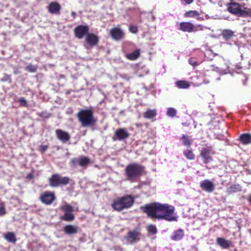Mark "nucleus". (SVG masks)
<instances>
[{"instance_id":"nucleus-1","label":"nucleus","mask_w":251,"mask_h":251,"mask_svg":"<svg viewBox=\"0 0 251 251\" xmlns=\"http://www.w3.org/2000/svg\"><path fill=\"white\" fill-rule=\"evenodd\" d=\"M140 209L151 219L165 220L167 221H176L174 215L175 208L168 204L153 202L140 207Z\"/></svg>"},{"instance_id":"nucleus-2","label":"nucleus","mask_w":251,"mask_h":251,"mask_svg":"<svg viewBox=\"0 0 251 251\" xmlns=\"http://www.w3.org/2000/svg\"><path fill=\"white\" fill-rule=\"evenodd\" d=\"M134 198L130 195H126L113 199L111 207L118 212L131 207L134 203Z\"/></svg>"},{"instance_id":"nucleus-3","label":"nucleus","mask_w":251,"mask_h":251,"mask_svg":"<svg viewBox=\"0 0 251 251\" xmlns=\"http://www.w3.org/2000/svg\"><path fill=\"white\" fill-rule=\"evenodd\" d=\"M145 167L137 163L128 164L125 170L127 180L134 182L145 173Z\"/></svg>"},{"instance_id":"nucleus-4","label":"nucleus","mask_w":251,"mask_h":251,"mask_svg":"<svg viewBox=\"0 0 251 251\" xmlns=\"http://www.w3.org/2000/svg\"><path fill=\"white\" fill-rule=\"evenodd\" d=\"M76 117L82 127L93 126L97 121L94 116L93 111L91 108L80 109L76 114Z\"/></svg>"},{"instance_id":"nucleus-5","label":"nucleus","mask_w":251,"mask_h":251,"mask_svg":"<svg viewBox=\"0 0 251 251\" xmlns=\"http://www.w3.org/2000/svg\"><path fill=\"white\" fill-rule=\"evenodd\" d=\"M70 179L68 176H62L59 174L52 175L49 178V185L51 187H58L67 185L70 183Z\"/></svg>"},{"instance_id":"nucleus-6","label":"nucleus","mask_w":251,"mask_h":251,"mask_svg":"<svg viewBox=\"0 0 251 251\" xmlns=\"http://www.w3.org/2000/svg\"><path fill=\"white\" fill-rule=\"evenodd\" d=\"M60 209L64 212V214L60 217V219L62 221L70 222L75 219V216L72 213L73 207L67 202H64V204L60 206Z\"/></svg>"},{"instance_id":"nucleus-7","label":"nucleus","mask_w":251,"mask_h":251,"mask_svg":"<svg viewBox=\"0 0 251 251\" xmlns=\"http://www.w3.org/2000/svg\"><path fill=\"white\" fill-rule=\"evenodd\" d=\"M178 29L185 32H192L203 30V26L199 25L195 27L191 22H183L179 24Z\"/></svg>"},{"instance_id":"nucleus-8","label":"nucleus","mask_w":251,"mask_h":251,"mask_svg":"<svg viewBox=\"0 0 251 251\" xmlns=\"http://www.w3.org/2000/svg\"><path fill=\"white\" fill-rule=\"evenodd\" d=\"M39 199L42 203L50 205L55 200L56 197L54 192L47 191L40 194Z\"/></svg>"},{"instance_id":"nucleus-9","label":"nucleus","mask_w":251,"mask_h":251,"mask_svg":"<svg viewBox=\"0 0 251 251\" xmlns=\"http://www.w3.org/2000/svg\"><path fill=\"white\" fill-rule=\"evenodd\" d=\"M215 152L213 150L212 147L209 146L206 148H202L200 156L203 159V162L204 164H208L213 161L211 155L214 154Z\"/></svg>"},{"instance_id":"nucleus-10","label":"nucleus","mask_w":251,"mask_h":251,"mask_svg":"<svg viewBox=\"0 0 251 251\" xmlns=\"http://www.w3.org/2000/svg\"><path fill=\"white\" fill-rule=\"evenodd\" d=\"M89 27L87 25H78L74 29V34L76 38L82 39L88 34Z\"/></svg>"},{"instance_id":"nucleus-11","label":"nucleus","mask_w":251,"mask_h":251,"mask_svg":"<svg viewBox=\"0 0 251 251\" xmlns=\"http://www.w3.org/2000/svg\"><path fill=\"white\" fill-rule=\"evenodd\" d=\"M109 35L113 40L117 41L122 40L125 37L124 31L117 27L112 28L110 30Z\"/></svg>"},{"instance_id":"nucleus-12","label":"nucleus","mask_w":251,"mask_h":251,"mask_svg":"<svg viewBox=\"0 0 251 251\" xmlns=\"http://www.w3.org/2000/svg\"><path fill=\"white\" fill-rule=\"evenodd\" d=\"M129 134L126 128H118L116 130L114 133V137L113 139L114 140H118L119 141H121L126 139L129 137Z\"/></svg>"},{"instance_id":"nucleus-13","label":"nucleus","mask_w":251,"mask_h":251,"mask_svg":"<svg viewBox=\"0 0 251 251\" xmlns=\"http://www.w3.org/2000/svg\"><path fill=\"white\" fill-rule=\"evenodd\" d=\"M242 6L237 2L230 3L227 7L228 11L231 14L240 16Z\"/></svg>"},{"instance_id":"nucleus-14","label":"nucleus","mask_w":251,"mask_h":251,"mask_svg":"<svg viewBox=\"0 0 251 251\" xmlns=\"http://www.w3.org/2000/svg\"><path fill=\"white\" fill-rule=\"evenodd\" d=\"M140 235L141 233L139 231L134 229L128 232L127 236L126 237V239L130 243L132 244L140 240L139 236Z\"/></svg>"},{"instance_id":"nucleus-15","label":"nucleus","mask_w":251,"mask_h":251,"mask_svg":"<svg viewBox=\"0 0 251 251\" xmlns=\"http://www.w3.org/2000/svg\"><path fill=\"white\" fill-rule=\"evenodd\" d=\"M85 41L91 47H94L98 45L99 37L94 33H88L85 37Z\"/></svg>"},{"instance_id":"nucleus-16","label":"nucleus","mask_w":251,"mask_h":251,"mask_svg":"<svg viewBox=\"0 0 251 251\" xmlns=\"http://www.w3.org/2000/svg\"><path fill=\"white\" fill-rule=\"evenodd\" d=\"M201 188L208 193L212 192L215 189L213 182L208 179H204L200 183Z\"/></svg>"},{"instance_id":"nucleus-17","label":"nucleus","mask_w":251,"mask_h":251,"mask_svg":"<svg viewBox=\"0 0 251 251\" xmlns=\"http://www.w3.org/2000/svg\"><path fill=\"white\" fill-rule=\"evenodd\" d=\"M55 134L57 138L62 142L65 143L70 140L71 137L69 134L62 129H57L55 130Z\"/></svg>"},{"instance_id":"nucleus-18","label":"nucleus","mask_w":251,"mask_h":251,"mask_svg":"<svg viewBox=\"0 0 251 251\" xmlns=\"http://www.w3.org/2000/svg\"><path fill=\"white\" fill-rule=\"evenodd\" d=\"M61 9L60 4L57 2H51L48 6L49 12L52 14H56L59 12Z\"/></svg>"},{"instance_id":"nucleus-19","label":"nucleus","mask_w":251,"mask_h":251,"mask_svg":"<svg viewBox=\"0 0 251 251\" xmlns=\"http://www.w3.org/2000/svg\"><path fill=\"white\" fill-rule=\"evenodd\" d=\"M216 243L217 245L224 249H228L232 246L231 241L222 237L217 238Z\"/></svg>"},{"instance_id":"nucleus-20","label":"nucleus","mask_w":251,"mask_h":251,"mask_svg":"<svg viewBox=\"0 0 251 251\" xmlns=\"http://www.w3.org/2000/svg\"><path fill=\"white\" fill-rule=\"evenodd\" d=\"M64 231L68 235L75 234L78 232V227L72 225H67L64 227Z\"/></svg>"},{"instance_id":"nucleus-21","label":"nucleus","mask_w":251,"mask_h":251,"mask_svg":"<svg viewBox=\"0 0 251 251\" xmlns=\"http://www.w3.org/2000/svg\"><path fill=\"white\" fill-rule=\"evenodd\" d=\"M239 140L244 145L251 144V134L246 133L241 134L239 138Z\"/></svg>"},{"instance_id":"nucleus-22","label":"nucleus","mask_w":251,"mask_h":251,"mask_svg":"<svg viewBox=\"0 0 251 251\" xmlns=\"http://www.w3.org/2000/svg\"><path fill=\"white\" fill-rule=\"evenodd\" d=\"M184 236V230L182 229H178L174 232L171 239L174 241H179L181 240Z\"/></svg>"},{"instance_id":"nucleus-23","label":"nucleus","mask_w":251,"mask_h":251,"mask_svg":"<svg viewBox=\"0 0 251 251\" xmlns=\"http://www.w3.org/2000/svg\"><path fill=\"white\" fill-rule=\"evenodd\" d=\"M3 236L9 243H15L17 241L16 235L13 232H7L4 234Z\"/></svg>"},{"instance_id":"nucleus-24","label":"nucleus","mask_w":251,"mask_h":251,"mask_svg":"<svg viewBox=\"0 0 251 251\" xmlns=\"http://www.w3.org/2000/svg\"><path fill=\"white\" fill-rule=\"evenodd\" d=\"M222 36L225 40L228 41L234 36V32L230 29H224Z\"/></svg>"},{"instance_id":"nucleus-25","label":"nucleus","mask_w":251,"mask_h":251,"mask_svg":"<svg viewBox=\"0 0 251 251\" xmlns=\"http://www.w3.org/2000/svg\"><path fill=\"white\" fill-rule=\"evenodd\" d=\"M140 50L137 49L131 53L126 54V57L129 60H135L140 56Z\"/></svg>"},{"instance_id":"nucleus-26","label":"nucleus","mask_w":251,"mask_h":251,"mask_svg":"<svg viewBox=\"0 0 251 251\" xmlns=\"http://www.w3.org/2000/svg\"><path fill=\"white\" fill-rule=\"evenodd\" d=\"M175 84L179 89H187L190 86V83L185 80H177L175 82Z\"/></svg>"},{"instance_id":"nucleus-27","label":"nucleus","mask_w":251,"mask_h":251,"mask_svg":"<svg viewBox=\"0 0 251 251\" xmlns=\"http://www.w3.org/2000/svg\"><path fill=\"white\" fill-rule=\"evenodd\" d=\"M157 115L155 109H148L147 110L143 113V117L146 119H151L154 118Z\"/></svg>"},{"instance_id":"nucleus-28","label":"nucleus","mask_w":251,"mask_h":251,"mask_svg":"<svg viewBox=\"0 0 251 251\" xmlns=\"http://www.w3.org/2000/svg\"><path fill=\"white\" fill-rule=\"evenodd\" d=\"M240 16L242 17H251V8L242 6Z\"/></svg>"},{"instance_id":"nucleus-29","label":"nucleus","mask_w":251,"mask_h":251,"mask_svg":"<svg viewBox=\"0 0 251 251\" xmlns=\"http://www.w3.org/2000/svg\"><path fill=\"white\" fill-rule=\"evenodd\" d=\"M90 163V159L86 156H81L79 158V165L81 167H86Z\"/></svg>"},{"instance_id":"nucleus-30","label":"nucleus","mask_w":251,"mask_h":251,"mask_svg":"<svg viewBox=\"0 0 251 251\" xmlns=\"http://www.w3.org/2000/svg\"><path fill=\"white\" fill-rule=\"evenodd\" d=\"M241 187L238 184H232L227 189L229 194L236 193L241 191Z\"/></svg>"},{"instance_id":"nucleus-31","label":"nucleus","mask_w":251,"mask_h":251,"mask_svg":"<svg viewBox=\"0 0 251 251\" xmlns=\"http://www.w3.org/2000/svg\"><path fill=\"white\" fill-rule=\"evenodd\" d=\"M184 155L189 160H194L195 158V155L192 150L187 149L183 151Z\"/></svg>"},{"instance_id":"nucleus-32","label":"nucleus","mask_w":251,"mask_h":251,"mask_svg":"<svg viewBox=\"0 0 251 251\" xmlns=\"http://www.w3.org/2000/svg\"><path fill=\"white\" fill-rule=\"evenodd\" d=\"M181 139L184 146L189 147L192 145V141L188 136L183 134L181 136Z\"/></svg>"},{"instance_id":"nucleus-33","label":"nucleus","mask_w":251,"mask_h":251,"mask_svg":"<svg viewBox=\"0 0 251 251\" xmlns=\"http://www.w3.org/2000/svg\"><path fill=\"white\" fill-rule=\"evenodd\" d=\"M38 69V66L36 65H33L31 64H28L27 65L25 68V70L29 72L30 73H35L37 71Z\"/></svg>"},{"instance_id":"nucleus-34","label":"nucleus","mask_w":251,"mask_h":251,"mask_svg":"<svg viewBox=\"0 0 251 251\" xmlns=\"http://www.w3.org/2000/svg\"><path fill=\"white\" fill-rule=\"evenodd\" d=\"M200 14L198 11L196 10H190L186 12L185 14L186 17H198Z\"/></svg>"},{"instance_id":"nucleus-35","label":"nucleus","mask_w":251,"mask_h":251,"mask_svg":"<svg viewBox=\"0 0 251 251\" xmlns=\"http://www.w3.org/2000/svg\"><path fill=\"white\" fill-rule=\"evenodd\" d=\"M176 110L172 107H170L167 109V115L170 117L174 118L176 114Z\"/></svg>"},{"instance_id":"nucleus-36","label":"nucleus","mask_w":251,"mask_h":251,"mask_svg":"<svg viewBox=\"0 0 251 251\" xmlns=\"http://www.w3.org/2000/svg\"><path fill=\"white\" fill-rule=\"evenodd\" d=\"M147 230L148 232L152 235L155 234L157 233V229L156 226L153 225H150L148 226Z\"/></svg>"},{"instance_id":"nucleus-37","label":"nucleus","mask_w":251,"mask_h":251,"mask_svg":"<svg viewBox=\"0 0 251 251\" xmlns=\"http://www.w3.org/2000/svg\"><path fill=\"white\" fill-rule=\"evenodd\" d=\"M6 214V209L4 203L0 200V216H2Z\"/></svg>"},{"instance_id":"nucleus-38","label":"nucleus","mask_w":251,"mask_h":251,"mask_svg":"<svg viewBox=\"0 0 251 251\" xmlns=\"http://www.w3.org/2000/svg\"><path fill=\"white\" fill-rule=\"evenodd\" d=\"M0 81L2 82H8L9 83L12 82V79L11 75L7 74H4L3 77L0 79Z\"/></svg>"},{"instance_id":"nucleus-39","label":"nucleus","mask_w":251,"mask_h":251,"mask_svg":"<svg viewBox=\"0 0 251 251\" xmlns=\"http://www.w3.org/2000/svg\"><path fill=\"white\" fill-rule=\"evenodd\" d=\"M19 101L20 103V106L23 107H27V101L25 100V99L23 97L20 98L19 100Z\"/></svg>"},{"instance_id":"nucleus-40","label":"nucleus","mask_w":251,"mask_h":251,"mask_svg":"<svg viewBox=\"0 0 251 251\" xmlns=\"http://www.w3.org/2000/svg\"><path fill=\"white\" fill-rule=\"evenodd\" d=\"M189 64L193 66H196L198 65L197 59L195 58H190L188 60Z\"/></svg>"},{"instance_id":"nucleus-41","label":"nucleus","mask_w":251,"mask_h":251,"mask_svg":"<svg viewBox=\"0 0 251 251\" xmlns=\"http://www.w3.org/2000/svg\"><path fill=\"white\" fill-rule=\"evenodd\" d=\"M129 31L133 33H136L138 32V28L136 25H130L129 27Z\"/></svg>"},{"instance_id":"nucleus-42","label":"nucleus","mask_w":251,"mask_h":251,"mask_svg":"<svg viewBox=\"0 0 251 251\" xmlns=\"http://www.w3.org/2000/svg\"><path fill=\"white\" fill-rule=\"evenodd\" d=\"M38 116L43 117L45 118H49L50 117V114L46 112H41L37 113Z\"/></svg>"},{"instance_id":"nucleus-43","label":"nucleus","mask_w":251,"mask_h":251,"mask_svg":"<svg viewBox=\"0 0 251 251\" xmlns=\"http://www.w3.org/2000/svg\"><path fill=\"white\" fill-rule=\"evenodd\" d=\"M49 147L48 145H41L40 147L39 151L41 152L44 153L47 150Z\"/></svg>"},{"instance_id":"nucleus-44","label":"nucleus","mask_w":251,"mask_h":251,"mask_svg":"<svg viewBox=\"0 0 251 251\" xmlns=\"http://www.w3.org/2000/svg\"><path fill=\"white\" fill-rule=\"evenodd\" d=\"M79 158H74L71 160V162L74 166L77 164L79 165Z\"/></svg>"},{"instance_id":"nucleus-45","label":"nucleus","mask_w":251,"mask_h":251,"mask_svg":"<svg viewBox=\"0 0 251 251\" xmlns=\"http://www.w3.org/2000/svg\"><path fill=\"white\" fill-rule=\"evenodd\" d=\"M33 177H34V176L32 173H29V174H27L26 176V178L30 179L33 178Z\"/></svg>"},{"instance_id":"nucleus-46","label":"nucleus","mask_w":251,"mask_h":251,"mask_svg":"<svg viewBox=\"0 0 251 251\" xmlns=\"http://www.w3.org/2000/svg\"><path fill=\"white\" fill-rule=\"evenodd\" d=\"M78 240L80 242H85L86 241L85 235H84V237L79 238Z\"/></svg>"},{"instance_id":"nucleus-47","label":"nucleus","mask_w":251,"mask_h":251,"mask_svg":"<svg viewBox=\"0 0 251 251\" xmlns=\"http://www.w3.org/2000/svg\"><path fill=\"white\" fill-rule=\"evenodd\" d=\"M71 15L73 17V19H74L76 18V14L75 11H72L71 12Z\"/></svg>"},{"instance_id":"nucleus-48","label":"nucleus","mask_w":251,"mask_h":251,"mask_svg":"<svg viewBox=\"0 0 251 251\" xmlns=\"http://www.w3.org/2000/svg\"><path fill=\"white\" fill-rule=\"evenodd\" d=\"M248 201L250 204L251 205V194L249 196V198H248Z\"/></svg>"},{"instance_id":"nucleus-49","label":"nucleus","mask_w":251,"mask_h":251,"mask_svg":"<svg viewBox=\"0 0 251 251\" xmlns=\"http://www.w3.org/2000/svg\"><path fill=\"white\" fill-rule=\"evenodd\" d=\"M182 125L184 126H189V124L187 123H182Z\"/></svg>"},{"instance_id":"nucleus-50","label":"nucleus","mask_w":251,"mask_h":251,"mask_svg":"<svg viewBox=\"0 0 251 251\" xmlns=\"http://www.w3.org/2000/svg\"><path fill=\"white\" fill-rule=\"evenodd\" d=\"M197 19L200 20V17H198V18H197Z\"/></svg>"},{"instance_id":"nucleus-51","label":"nucleus","mask_w":251,"mask_h":251,"mask_svg":"<svg viewBox=\"0 0 251 251\" xmlns=\"http://www.w3.org/2000/svg\"><path fill=\"white\" fill-rule=\"evenodd\" d=\"M97 251H101L100 250H98Z\"/></svg>"}]
</instances>
